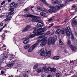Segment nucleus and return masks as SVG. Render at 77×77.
Returning a JSON list of instances; mask_svg holds the SVG:
<instances>
[{"label":"nucleus","mask_w":77,"mask_h":77,"mask_svg":"<svg viewBox=\"0 0 77 77\" xmlns=\"http://www.w3.org/2000/svg\"><path fill=\"white\" fill-rule=\"evenodd\" d=\"M66 31H68V32H71V29L70 28V27L68 26L67 27V30L66 29Z\"/></svg>","instance_id":"a878e982"},{"label":"nucleus","mask_w":77,"mask_h":77,"mask_svg":"<svg viewBox=\"0 0 77 77\" xmlns=\"http://www.w3.org/2000/svg\"><path fill=\"white\" fill-rule=\"evenodd\" d=\"M67 44L68 45L71 44V40H70V38L69 37H68Z\"/></svg>","instance_id":"aec40b11"},{"label":"nucleus","mask_w":77,"mask_h":77,"mask_svg":"<svg viewBox=\"0 0 77 77\" xmlns=\"http://www.w3.org/2000/svg\"><path fill=\"white\" fill-rule=\"evenodd\" d=\"M75 11H77V8L75 9Z\"/></svg>","instance_id":"774afa93"},{"label":"nucleus","mask_w":77,"mask_h":77,"mask_svg":"<svg viewBox=\"0 0 77 77\" xmlns=\"http://www.w3.org/2000/svg\"><path fill=\"white\" fill-rule=\"evenodd\" d=\"M66 32V28H63L62 30L61 34H63L64 33H65Z\"/></svg>","instance_id":"4468645a"},{"label":"nucleus","mask_w":77,"mask_h":77,"mask_svg":"<svg viewBox=\"0 0 77 77\" xmlns=\"http://www.w3.org/2000/svg\"><path fill=\"white\" fill-rule=\"evenodd\" d=\"M38 38V40L37 41L38 42H41V41H42L40 44L41 46H42V47H44V46H45V45L47 44V41L46 40V39H45V38H39V37Z\"/></svg>","instance_id":"f03ea898"},{"label":"nucleus","mask_w":77,"mask_h":77,"mask_svg":"<svg viewBox=\"0 0 77 77\" xmlns=\"http://www.w3.org/2000/svg\"><path fill=\"white\" fill-rule=\"evenodd\" d=\"M5 2H6V1H4L2 3H1V5H4V3H5Z\"/></svg>","instance_id":"a18cd8bd"},{"label":"nucleus","mask_w":77,"mask_h":77,"mask_svg":"<svg viewBox=\"0 0 77 77\" xmlns=\"http://www.w3.org/2000/svg\"><path fill=\"white\" fill-rule=\"evenodd\" d=\"M5 58H7L8 57V56H5Z\"/></svg>","instance_id":"338daca9"},{"label":"nucleus","mask_w":77,"mask_h":77,"mask_svg":"<svg viewBox=\"0 0 77 77\" xmlns=\"http://www.w3.org/2000/svg\"><path fill=\"white\" fill-rule=\"evenodd\" d=\"M37 19V23H38L37 24V26L39 27H43L44 26V24L42 23V22L40 21L41 20V18L39 17H36Z\"/></svg>","instance_id":"39448f33"},{"label":"nucleus","mask_w":77,"mask_h":77,"mask_svg":"<svg viewBox=\"0 0 77 77\" xmlns=\"http://www.w3.org/2000/svg\"><path fill=\"white\" fill-rule=\"evenodd\" d=\"M70 47L71 48L72 51H75V50H76V49H77V48H76V47L71 45H70Z\"/></svg>","instance_id":"9b49d317"},{"label":"nucleus","mask_w":77,"mask_h":77,"mask_svg":"<svg viewBox=\"0 0 77 77\" xmlns=\"http://www.w3.org/2000/svg\"><path fill=\"white\" fill-rule=\"evenodd\" d=\"M60 57H59V56H56L55 57H53V59L55 60H58V59H59Z\"/></svg>","instance_id":"6ab92c4d"},{"label":"nucleus","mask_w":77,"mask_h":77,"mask_svg":"<svg viewBox=\"0 0 77 77\" xmlns=\"http://www.w3.org/2000/svg\"><path fill=\"white\" fill-rule=\"evenodd\" d=\"M34 30L33 32V33H34V34H32L30 35H29V38H33L35 37V36H36L38 35V31H39V29H35V28H33Z\"/></svg>","instance_id":"20e7f679"},{"label":"nucleus","mask_w":77,"mask_h":77,"mask_svg":"<svg viewBox=\"0 0 77 77\" xmlns=\"http://www.w3.org/2000/svg\"><path fill=\"white\" fill-rule=\"evenodd\" d=\"M13 65H14V63L8 64L7 65V66H9L10 67H11V66H12Z\"/></svg>","instance_id":"c85d7f7f"},{"label":"nucleus","mask_w":77,"mask_h":77,"mask_svg":"<svg viewBox=\"0 0 77 77\" xmlns=\"http://www.w3.org/2000/svg\"><path fill=\"white\" fill-rule=\"evenodd\" d=\"M63 63H65V64H68V61L66 60L65 61H64L63 62Z\"/></svg>","instance_id":"37998d69"},{"label":"nucleus","mask_w":77,"mask_h":77,"mask_svg":"<svg viewBox=\"0 0 77 77\" xmlns=\"http://www.w3.org/2000/svg\"><path fill=\"white\" fill-rule=\"evenodd\" d=\"M52 72H55L56 71V69L54 68H53V69H52Z\"/></svg>","instance_id":"f704fd0d"},{"label":"nucleus","mask_w":77,"mask_h":77,"mask_svg":"<svg viewBox=\"0 0 77 77\" xmlns=\"http://www.w3.org/2000/svg\"><path fill=\"white\" fill-rule=\"evenodd\" d=\"M44 71L45 72H47V73H48L49 72V71L47 69H44Z\"/></svg>","instance_id":"58836bf2"},{"label":"nucleus","mask_w":77,"mask_h":77,"mask_svg":"<svg viewBox=\"0 0 77 77\" xmlns=\"http://www.w3.org/2000/svg\"><path fill=\"white\" fill-rule=\"evenodd\" d=\"M52 3L53 5H57V4H59L58 5L60 8H62L63 6V4H60L62 3V2L61 1H58L57 0H53L52 2Z\"/></svg>","instance_id":"7ed1b4c3"},{"label":"nucleus","mask_w":77,"mask_h":77,"mask_svg":"<svg viewBox=\"0 0 77 77\" xmlns=\"http://www.w3.org/2000/svg\"><path fill=\"white\" fill-rule=\"evenodd\" d=\"M8 2H11V0H8Z\"/></svg>","instance_id":"69168bd1"},{"label":"nucleus","mask_w":77,"mask_h":77,"mask_svg":"<svg viewBox=\"0 0 77 77\" xmlns=\"http://www.w3.org/2000/svg\"><path fill=\"white\" fill-rule=\"evenodd\" d=\"M9 59L10 60H12V57H9Z\"/></svg>","instance_id":"6e6d98bb"},{"label":"nucleus","mask_w":77,"mask_h":77,"mask_svg":"<svg viewBox=\"0 0 77 77\" xmlns=\"http://www.w3.org/2000/svg\"><path fill=\"white\" fill-rule=\"evenodd\" d=\"M25 40L26 41H30L29 40V38H25Z\"/></svg>","instance_id":"a19ab883"},{"label":"nucleus","mask_w":77,"mask_h":77,"mask_svg":"<svg viewBox=\"0 0 77 77\" xmlns=\"http://www.w3.org/2000/svg\"><path fill=\"white\" fill-rule=\"evenodd\" d=\"M25 11H29V9L28 8H26L24 10Z\"/></svg>","instance_id":"09e8293b"},{"label":"nucleus","mask_w":77,"mask_h":77,"mask_svg":"<svg viewBox=\"0 0 77 77\" xmlns=\"http://www.w3.org/2000/svg\"><path fill=\"white\" fill-rule=\"evenodd\" d=\"M56 76L57 77H59L60 76V74L59 73H57L56 74Z\"/></svg>","instance_id":"ea45409f"},{"label":"nucleus","mask_w":77,"mask_h":77,"mask_svg":"<svg viewBox=\"0 0 77 77\" xmlns=\"http://www.w3.org/2000/svg\"><path fill=\"white\" fill-rule=\"evenodd\" d=\"M1 74H4V72H3V71H2L1 72Z\"/></svg>","instance_id":"052dcab7"},{"label":"nucleus","mask_w":77,"mask_h":77,"mask_svg":"<svg viewBox=\"0 0 77 77\" xmlns=\"http://www.w3.org/2000/svg\"><path fill=\"white\" fill-rule=\"evenodd\" d=\"M60 32H61V30L60 29H58L57 30L56 32V34H59V33Z\"/></svg>","instance_id":"412c9836"},{"label":"nucleus","mask_w":77,"mask_h":77,"mask_svg":"<svg viewBox=\"0 0 77 77\" xmlns=\"http://www.w3.org/2000/svg\"><path fill=\"white\" fill-rule=\"evenodd\" d=\"M3 26V24L2 23H0V27H1L2 26Z\"/></svg>","instance_id":"8fccbe9b"},{"label":"nucleus","mask_w":77,"mask_h":77,"mask_svg":"<svg viewBox=\"0 0 77 77\" xmlns=\"http://www.w3.org/2000/svg\"><path fill=\"white\" fill-rule=\"evenodd\" d=\"M37 67H38L37 65H35L33 67V69H36Z\"/></svg>","instance_id":"e433bc0d"},{"label":"nucleus","mask_w":77,"mask_h":77,"mask_svg":"<svg viewBox=\"0 0 77 77\" xmlns=\"http://www.w3.org/2000/svg\"><path fill=\"white\" fill-rule=\"evenodd\" d=\"M70 33H71V32H69L68 31H66V34L68 36H70Z\"/></svg>","instance_id":"5701e85b"},{"label":"nucleus","mask_w":77,"mask_h":77,"mask_svg":"<svg viewBox=\"0 0 77 77\" xmlns=\"http://www.w3.org/2000/svg\"><path fill=\"white\" fill-rule=\"evenodd\" d=\"M14 11H11L8 13V15H12L14 14Z\"/></svg>","instance_id":"bb28decb"},{"label":"nucleus","mask_w":77,"mask_h":77,"mask_svg":"<svg viewBox=\"0 0 77 77\" xmlns=\"http://www.w3.org/2000/svg\"><path fill=\"white\" fill-rule=\"evenodd\" d=\"M45 12H48V10H45Z\"/></svg>","instance_id":"bf43d9fd"},{"label":"nucleus","mask_w":77,"mask_h":77,"mask_svg":"<svg viewBox=\"0 0 77 77\" xmlns=\"http://www.w3.org/2000/svg\"><path fill=\"white\" fill-rule=\"evenodd\" d=\"M53 25H54V23H52L51 24V26H53Z\"/></svg>","instance_id":"680f3d73"},{"label":"nucleus","mask_w":77,"mask_h":77,"mask_svg":"<svg viewBox=\"0 0 77 77\" xmlns=\"http://www.w3.org/2000/svg\"><path fill=\"white\" fill-rule=\"evenodd\" d=\"M39 42H38V43H35L33 45H32V48L33 50L34 48H36V46H38V45H39Z\"/></svg>","instance_id":"2eb2a0df"},{"label":"nucleus","mask_w":77,"mask_h":77,"mask_svg":"<svg viewBox=\"0 0 77 77\" xmlns=\"http://www.w3.org/2000/svg\"><path fill=\"white\" fill-rule=\"evenodd\" d=\"M37 10H38V11H43V10H42L41 8L40 7H37Z\"/></svg>","instance_id":"cd10ccee"},{"label":"nucleus","mask_w":77,"mask_h":77,"mask_svg":"<svg viewBox=\"0 0 77 77\" xmlns=\"http://www.w3.org/2000/svg\"><path fill=\"white\" fill-rule=\"evenodd\" d=\"M44 48H42L40 51H39L38 52V53H40L41 52V51H42V52L40 53V55L41 56H44L45 54V53H44Z\"/></svg>","instance_id":"0eeeda50"},{"label":"nucleus","mask_w":77,"mask_h":77,"mask_svg":"<svg viewBox=\"0 0 77 77\" xmlns=\"http://www.w3.org/2000/svg\"><path fill=\"white\" fill-rule=\"evenodd\" d=\"M37 71L38 72L40 73L41 72V69L39 68L37 69Z\"/></svg>","instance_id":"c756f323"},{"label":"nucleus","mask_w":77,"mask_h":77,"mask_svg":"<svg viewBox=\"0 0 77 77\" xmlns=\"http://www.w3.org/2000/svg\"><path fill=\"white\" fill-rule=\"evenodd\" d=\"M9 20H8V18H7L6 19H5V21H8Z\"/></svg>","instance_id":"13d9d810"},{"label":"nucleus","mask_w":77,"mask_h":77,"mask_svg":"<svg viewBox=\"0 0 77 77\" xmlns=\"http://www.w3.org/2000/svg\"><path fill=\"white\" fill-rule=\"evenodd\" d=\"M18 3H15L14 2H12L10 5V7H13L14 8H17L18 7Z\"/></svg>","instance_id":"423d86ee"},{"label":"nucleus","mask_w":77,"mask_h":77,"mask_svg":"<svg viewBox=\"0 0 77 77\" xmlns=\"http://www.w3.org/2000/svg\"><path fill=\"white\" fill-rule=\"evenodd\" d=\"M73 8H75V5H73L72 6Z\"/></svg>","instance_id":"5fc2aeb1"},{"label":"nucleus","mask_w":77,"mask_h":77,"mask_svg":"<svg viewBox=\"0 0 77 77\" xmlns=\"http://www.w3.org/2000/svg\"><path fill=\"white\" fill-rule=\"evenodd\" d=\"M68 21V19H66L65 20H64L63 23H65V22H66V21Z\"/></svg>","instance_id":"4d7b16f0"},{"label":"nucleus","mask_w":77,"mask_h":77,"mask_svg":"<svg viewBox=\"0 0 77 77\" xmlns=\"http://www.w3.org/2000/svg\"><path fill=\"white\" fill-rule=\"evenodd\" d=\"M33 49L32 48H30L28 50V52L30 53V52H32V51H33Z\"/></svg>","instance_id":"2f4dec72"},{"label":"nucleus","mask_w":77,"mask_h":77,"mask_svg":"<svg viewBox=\"0 0 77 77\" xmlns=\"http://www.w3.org/2000/svg\"><path fill=\"white\" fill-rule=\"evenodd\" d=\"M40 15L42 16H43L44 17H47V14H46L42 12L40 13Z\"/></svg>","instance_id":"dca6fc26"},{"label":"nucleus","mask_w":77,"mask_h":77,"mask_svg":"<svg viewBox=\"0 0 77 77\" xmlns=\"http://www.w3.org/2000/svg\"><path fill=\"white\" fill-rule=\"evenodd\" d=\"M48 77H52V76L51 75H48Z\"/></svg>","instance_id":"0e129e2a"},{"label":"nucleus","mask_w":77,"mask_h":77,"mask_svg":"<svg viewBox=\"0 0 77 77\" xmlns=\"http://www.w3.org/2000/svg\"><path fill=\"white\" fill-rule=\"evenodd\" d=\"M27 17H32V16L30 15V14L29 13H27L26 14Z\"/></svg>","instance_id":"4be33fe9"},{"label":"nucleus","mask_w":77,"mask_h":77,"mask_svg":"<svg viewBox=\"0 0 77 77\" xmlns=\"http://www.w3.org/2000/svg\"><path fill=\"white\" fill-rule=\"evenodd\" d=\"M34 8V6L33 7H31V10H32V12H34V11H33V9H32V8Z\"/></svg>","instance_id":"3c124183"},{"label":"nucleus","mask_w":77,"mask_h":77,"mask_svg":"<svg viewBox=\"0 0 77 77\" xmlns=\"http://www.w3.org/2000/svg\"><path fill=\"white\" fill-rule=\"evenodd\" d=\"M53 20V19L51 18L48 20V21H51Z\"/></svg>","instance_id":"603ef678"},{"label":"nucleus","mask_w":77,"mask_h":77,"mask_svg":"<svg viewBox=\"0 0 77 77\" xmlns=\"http://www.w3.org/2000/svg\"><path fill=\"white\" fill-rule=\"evenodd\" d=\"M50 8H50L48 10V11L49 12H50L51 13H52V12H55V10L54 9L53 7L51 6Z\"/></svg>","instance_id":"9d476101"},{"label":"nucleus","mask_w":77,"mask_h":77,"mask_svg":"<svg viewBox=\"0 0 77 77\" xmlns=\"http://www.w3.org/2000/svg\"><path fill=\"white\" fill-rule=\"evenodd\" d=\"M35 29H37V30H39L38 31V35H41L39 36V38H44V37L45 35L44 34V32L45 31H46L47 30V29L45 28L41 29L40 28L38 29L37 28H35Z\"/></svg>","instance_id":"f257e3e1"},{"label":"nucleus","mask_w":77,"mask_h":77,"mask_svg":"<svg viewBox=\"0 0 77 77\" xmlns=\"http://www.w3.org/2000/svg\"><path fill=\"white\" fill-rule=\"evenodd\" d=\"M52 8L54 9L55 11H56V10H58V9H60V7L58 5H57L56 6H55V7H53Z\"/></svg>","instance_id":"ddd939ff"},{"label":"nucleus","mask_w":77,"mask_h":77,"mask_svg":"<svg viewBox=\"0 0 77 77\" xmlns=\"http://www.w3.org/2000/svg\"><path fill=\"white\" fill-rule=\"evenodd\" d=\"M32 22H36V23H37V21L36 17L33 18L32 19Z\"/></svg>","instance_id":"a211bd4d"},{"label":"nucleus","mask_w":77,"mask_h":77,"mask_svg":"<svg viewBox=\"0 0 77 77\" xmlns=\"http://www.w3.org/2000/svg\"><path fill=\"white\" fill-rule=\"evenodd\" d=\"M41 2H42L43 3H44V4H46V5H47V3H46V2H45V0H41Z\"/></svg>","instance_id":"4c0bfd02"},{"label":"nucleus","mask_w":77,"mask_h":77,"mask_svg":"<svg viewBox=\"0 0 77 77\" xmlns=\"http://www.w3.org/2000/svg\"><path fill=\"white\" fill-rule=\"evenodd\" d=\"M55 40H53V39H52L51 40V42L52 44H53V45H54V44L55 43Z\"/></svg>","instance_id":"473e14b6"},{"label":"nucleus","mask_w":77,"mask_h":77,"mask_svg":"<svg viewBox=\"0 0 77 77\" xmlns=\"http://www.w3.org/2000/svg\"><path fill=\"white\" fill-rule=\"evenodd\" d=\"M15 9V8H14V7H11V8L10 9V11H14L15 9Z\"/></svg>","instance_id":"7c9ffc66"},{"label":"nucleus","mask_w":77,"mask_h":77,"mask_svg":"<svg viewBox=\"0 0 77 77\" xmlns=\"http://www.w3.org/2000/svg\"><path fill=\"white\" fill-rule=\"evenodd\" d=\"M60 45H63V43L62 42V41L60 40Z\"/></svg>","instance_id":"c03bdc74"},{"label":"nucleus","mask_w":77,"mask_h":77,"mask_svg":"<svg viewBox=\"0 0 77 77\" xmlns=\"http://www.w3.org/2000/svg\"><path fill=\"white\" fill-rule=\"evenodd\" d=\"M29 47H30V45L28 44L25 46L24 48H25V49H27V48H29Z\"/></svg>","instance_id":"b1692460"},{"label":"nucleus","mask_w":77,"mask_h":77,"mask_svg":"<svg viewBox=\"0 0 77 77\" xmlns=\"http://www.w3.org/2000/svg\"><path fill=\"white\" fill-rule=\"evenodd\" d=\"M50 33H51V32H50V31H48L46 32V34L47 35H48L50 34Z\"/></svg>","instance_id":"79ce46f5"},{"label":"nucleus","mask_w":77,"mask_h":77,"mask_svg":"<svg viewBox=\"0 0 77 77\" xmlns=\"http://www.w3.org/2000/svg\"><path fill=\"white\" fill-rule=\"evenodd\" d=\"M30 25H27L24 29H23V32H27V30L29 29V28H30Z\"/></svg>","instance_id":"6e6552de"},{"label":"nucleus","mask_w":77,"mask_h":77,"mask_svg":"<svg viewBox=\"0 0 77 77\" xmlns=\"http://www.w3.org/2000/svg\"><path fill=\"white\" fill-rule=\"evenodd\" d=\"M72 22V27H75V26L77 25V21L75 20H73Z\"/></svg>","instance_id":"1a4fd4ad"},{"label":"nucleus","mask_w":77,"mask_h":77,"mask_svg":"<svg viewBox=\"0 0 77 77\" xmlns=\"http://www.w3.org/2000/svg\"><path fill=\"white\" fill-rule=\"evenodd\" d=\"M47 69H48V70L49 72H50V71L52 72V69H51V68L49 67L47 68Z\"/></svg>","instance_id":"72a5a7b5"},{"label":"nucleus","mask_w":77,"mask_h":77,"mask_svg":"<svg viewBox=\"0 0 77 77\" xmlns=\"http://www.w3.org/2000/svg\"><path fill=\"white\" fill-rule=\"evenodd\" d=\"M29 42L30 41L29 40H28V41H27L25 40V41H23V42L24 44H27L28 43H29Z\"/></svg>","instance_id":"c9c22d12"},{"label":"nucleus","mask_w":77,"mask_h":77,"mask_svg":"<svg viewBox=\"0 0 77 77\" xmlns=\"http://www.w3.org/2000/svg\"><path fill=\"white\" fill-rule=\"evenodd\" d=\"M52 39L53 40L56 41V40H57V36L55 35L52 38Z\"/></svg>","instance_id":"393cba45"},{"label":"nucleus","mask_w":77,"mask_h":77,"mask_svg":"<svg viewBox=\"0 0 77 77\" xmlns=\"http://www.w3.org/2000/svg\"><path fill=\"white\" fill-rule=\"evenodd\" d=\"M3 28H2L0 30V32H1V31H2V30H3Z\"/></svg>","instance_id":"e2e57ef3"},{"label":"nucleus","mask_w":77,"mask_h":77,"mask_svg":"<svg viewBox=\"0 0 77 77\" xmlns=\"http://www.w3.org/2000/svg\"><path fill=\"white\" fill-rule=\"evenodd\" d=\"M51 39H52V37H50L49 38L48 40V45H51Z\"/></svg>","instance_id":"f8f14e48"},{"label":"nucleus","mask_w":77,"mask_h":77,"mask_svg":"<svg viewBox=\"0 0 77 77\" xmlns=\"http://www.w3.org/2000/svg\"><path fill=\"white\" fill-rule=\"evenodd\" d=\"M71 38L72 39H74V36L73 35H72V36L71 37Z\"/></svg>","instance_id":"864d4df0"},{"label":"nucleus","mask_w":77,"mask_h":77,"mask_svg":"<svg viewBox=\"0 0 77 77\" xmlns=\"http://www.w3.org/2000/svg\"><path fill=\"white\" fill-rule=\"evenodd\" d=\"M8 18V20H9V21H11V17H9L8 18Z\"/></svg>","instance_id":"49530a36"},{"label":"nucleus","mask_w":77,"mask_h":77,"mask_svg":"<svg viewBox=\"0 0 77 77\" xmlns=\"http://www.w3.org/2000/svg\"><path fill=\"white\" fill-rule=\"evenodd\" d=\"M51 52L49 51L46 53V55L48 57H50L51 56Z\"/></svg>","instance_id":"f3484780"},{"label":"nucleus","mask_w":77,"mask_h":77,"mask_svg":"<svg viewBox=\"0 0 77 77\" xmlns=\"http://www.w3.org/2000/svg\"><path fill=\"white\" fill-rule=\"evenodd\" d=\"M24 77H28L29 76H28V75H27L25 74L24 75Z\"/></svg>","instance_id":"de8ad7c7"}]
</instances>
